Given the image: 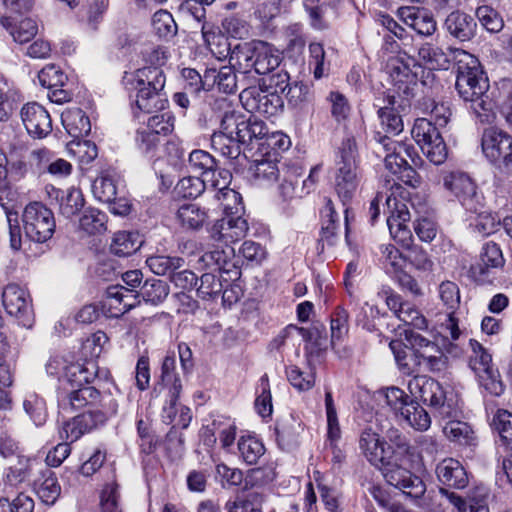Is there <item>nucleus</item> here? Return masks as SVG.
<instances>
[{
  "mask_svg": "<svg viewBox=\"0 0 512 512\" xmlns=\"http://www.w3.org/2000/svg\"><path fill=\"white\" fill-rule=\"evenodd\" d=\"M264 494L256 490H245L226 503L228 512H262Z\"/></svg>",
  "mask_w": 512,
  "mask_h": 512,
  "instance_id": "7c9ffc66",
  "label": "nucleus"
},
{
  "mask_svg": "<svg viewBox=\"0 0 512 512\" xmlns=\"http://www.w3.org/2000/svg\"><path fill=\"white\" fill-rule=\"evenodd\" d=\"M23 408L36 426H42L47 419L46 403L42 397L34 392L26 394Z\"/></svg>",
  "mask_w": 512,
  "mask_h": 512,
  "instance_id": "3c124183",
  "label": "nucleus"
},
{
  "mask_svg": "<svg viewBox=\"0 0 512 512\" xmlns=\"http://www.w3.org/2000/svg\"><path fill=\"white\" fill-rule=\"evenodd\" d=\"M309 67L316 79H321L329 70V63L325 59V50L321 43L313 42L309 45Z\"/></svg>",
  "mask_w": 512,
  "mask_h": 512,
  "instance_id": "bf43d9fd",
  "label": "nucleus"
},
{
  "mask_svg": "<svg viewBox=\"0 0 512 512\" xmlns=\"http://www.w3.org/2000/svg\"><path fill=\"white\" fill-rule=\"evenodd\" d=\"M169 294V286L160 279H148L141 287L138 297L141 296L146 303L158 305L162 303Z\"/></svg>",
  "mask_w": 512,
  "mask_h": 512,
  "instance_id": "de8ad7c7",
  "label": "nucleus"
},
{
  "mask_svg": "<svg viewBox=\"0 0 512 512\" xmlns=\"http://www.w3.org/2000/svg\"><path fill=\"white\" fill-rule=\"evenodd\" d=\"M174 122V115L171 112L166 111L150 116L143 126L153 133L157 132V135L163 139V137L167 136L174 130Z\"/></svg>",
  "mask_w": 512,
  "mask_h": 512,
  "instance_id": "052dcab7",
  "label": "nucleus"
},
{
  "mask_svg": "<svg viewBox=\"0 0 512 512\" xmlns=\"http://www.w3.org/2000/svg\"><path fill=\"white\" fill-rule=\"evenodd\" d=\"M26 236L37 243L49 240L55 231L53 212L40 202L29 203L22 215Z\"/></svg>",
  "mask_w": 512,
  "mask_h": 512,
  "instance_id": "9d476101",
  "label": "nucleus"
},
{
  "mask_svg": "<svg viewBox=\"0 0 512 512\" xmlns=\"http://www.w3.org/2000/svg\"><path fill=\"white\" fill-rule=\"evenodd\" d=\"M286 375L290 384L298 391H308L315 384V373L312 370L305 372L292 365L286 368Z\"/></svg>",
  "mask_w": 512,
  "mask_h": 512,
  "instance_id": "69168bd1",
  "label": "nucleus"
},
{
  "mask_svg": "<svg viewBox=\"0 0 512 512\" xmlns=\"http://www.w3.org/2000/svg\"><path fill=\"white\" fill-rule=\"evenodd\" d=\"M439 492L457 508L458 512H490L487 503V492L483 488L471 491L466 498H462L446 488H440Z\"/></svg>",
  "mask_w": 512,
  "mask_h": 512,
  "instance_id": "393cba45",
  "label": "nucleus"
},
{
  "mask_svg": "<svg viewBox=\"0 0 512 512\" xmlns=\"http://www.w3.org/2000/svg\"><path fill=\"white\" fill-rule=\"evenodd\" d=\"M140 303L138 292L126 286L115 285L107 289V297L103 307L109 317H120Z\"/></svg>",
  "mask_w": 512,
  "mask_h": 512,
  "instance_id": "412c9836",
  "label": "nucleus"
},
{
  "mask_svg": "<svg viewBox=\"0 0 512 512\" xmlns=\"http://www.w3.org/2000/svg\"><path fill=\"white\" fill-rule=\"evenodd\" d=\"M247 126V118L236 111H226L220 120L219 131L234 137L243 143Z\"/></svg>",
  "mask_w": 512,
  "mask_h": 512,
  "instance_id": "4c0bfd02",
  "label": "nucleus"
},
{
  "mask_svg": "<svg viewBox=\"0 0 512 512\" xmlns=\"http://www.w3.org/2000/svg\"><path fill=\"white\" fill-rule=\"evenodd\" d=\"M189 165L194 172H199L210 186L219 185L216 175V160L204 150H194L189 155Z\"/></svg>",
  "mask_w": 512,
  "mask_h": 512,
  "instance_id": "473e14b6",
  "label": "nucleus"
},
{
  "mask_svg": "<svg viewBox=\"0 0 512 512\" xmlns=\"http://www.w3.org/2000/svg\"><path fill=\"white\" fill-rule=\"evenodd\" d=\"M249 230L242 215L224 216L209 229L210 238L221 243H234L244 238Z\"/></svg>",
  "mask_w": 512,
  "mask_h": 512,
  "instance_id": "6ab92c4d",
  "label": "nucleus"
},
{
  "mask_svg": "<svg viewBox=\"0 0 512 512\" xmlns=\"http://www.w3.org/2000/svg\"><path fill=\"white\" fill-rule=\"evenodd\" d=\"M107 216L96 208H87L79 219L80 228L88 234L101 233L106 229Z\"/></svg>",
  "mask_w": 512,
  "mask_h": 512,
  "instance_id": "603ef678",
  "label": "nucleus"
},
{
  "mask_svg": "<svg viewBox=\"0 0 512 512\" xmlns=\"http://www.w3.org/2000/svg\"><path fill=\"white\" fill-rule=\"evenodd\" d=\"M405 340L414 351L417 363L425 360L426 356L433 355L441 350L436 343L413 330H405Z\"/></svg>",
  "mask_w": 512,
  "mask_h": 512,
  "instance_id": "79ce46f5",
  "label": "nucleus"
},
{
  "mask_svg": "<svg viewBox=\"0 0 512 512\" xmlns=\"http://www.w3.org/2000/svg\"><path fill=\"white\" fill-rule=\"evenodd\" d=\"M389 191L390 193L386 197L387 225L391 236H393L396 231L408 226L407 222L410 221L411 214L407 204L403 202L409 197L403 186L393 183Z\"/></svg>",
  "mask_w": 512,
  "mask_h": 512,
  "instance_id": "2eb2a0df",
  "label": "nucleus"
},
{
  "mask_svg": "<svg viewBox=\"0 0 512 512\" xmlns=\"http://www.w3.org/2000/svg\"><path fill=\"white\" fill-rule=\"evenodd\" d=\"M176 219L186 230H199L206 223L208 214L197 204H184L178 208Z\"/></svg>",
  "mask_w": 512,
  "mask_h": 512,
  "instance_id": "72a5a7b5",
  "label": "nucleus"
},
{
  "mask_svg": "<svg viewBox=\"0 0 512 512\" xmlns=\"http://www.w3.org/2000/svg\"><path fill=\"white\" fill-rule=\"evenodd\" d=\"M476 17L480 24L491 33H497L504 26L503 19L492 7L483 5L477 8Z\"/></svg>",
  "mask_w": 512,
  "mask_h": 512,
  "instance_id": "774afa93",
  "label": "nucleus"
},
{
  "mask_svg": "<svg viewBox=\"0 0 512 512\" xmlns=\"http://www.w3.org/2000/svg\"><path fill=\"white\" fill-rule=\"evenodd\" d=\"M201 33L211 53L219 58L230 54V63L244 72L253 69L257 74L265 75L274 71L281 63V53L267 42H243L230 48L225 36L206 22L201 26Z\"/></svg>",
  "mask_w": 512,
  "mask_h": 512,
  "instance_id": "f03ea898",
  "label": "nucleus"
},
{
  "mask_svg": "<svg viewBox=\"0 0 512 512\" xmlns=\"http://www.w3.org/2000/svg\"><path fill=\"white\" fill-rule=\"evenodd\" d=\"M210 185L204 177L189 176L182 178L176 186L178 194L184 198H196L200 196Z\"/></svg>",
  "mask_w": 512,
  "mask_h": 512,
  "instance_id": "338daca9",
  "label": "nucleus"
},
{
  "mask_svg": "<svg viewBox=\"0 0 512 512\" xmlns=\"http://www.w3.org/2000/svg\"><path fill=\"white\" fill-rule=\"evenodd\" d=\"M418 56L429 70H446L449 68L448 56L440 47L425 43L419 48Z\"/></svg>",
  "mask_w": 512,
  "mask_h": 512,
  "instance_id": "58836bf2",
  "label": "nucleus"
},
{
  "mask_svg": "<svg viewBox=\"0 0 512 512\" xmlns=\"http://www.w3.org/2000/svg\"><path fill=\"white\" fill-rule=\"evenodd\" d=\"M437 479L443 485L463 489L468 485V474L462 463L454 458H445L435 469Z\"/></svg>",
  "mask_w": 512,
  "mask_h": 512,
  "instance_id": "b1692460",
  "label": "nucleus"
},
{
  "mask_svg": "<svg viewBox=\"0 0 512 512\" xmlns=\"http://www.w3.org/2000/svg\"><path fill=\"white\" fill-rule=\"evenodd\" d=\"M482 150L491 162H512V137L495 127L484 130Z\"/></svg>",
  "mask_w": 512,
  "mask_h": 512,
  "instance_id": "f3484780",
  "label": "nucleus"
},
{
  "mask_svg": "<svg viewBox=\"0 0 512 512\" xmlns=\"http://www.w3.org/2000/svg\"><path fill=\"white\" fill-rule=\"evenodd\" d=\"M162 138L148 128L141 125L135 133V146L137 150L148 158H153L162 144Z\"/></svg>",
  "mask_w": 512,
  "mask_h": 512,
  "instance_id": "a19ab883",
  "label": "nucleus"
},
{
  "mask_svg": "<svg viewBox=\"0 0 512 512\" xmlns=\"http://www.w3.org/2000/svg\"><path fill=\"white\" fill-rule=\"evenodd\" d=\"M505 259L500 246L495 242H486L480 252L479 263L471 266V273L476 281L486 284L492 283L494 270L502 269Z\"/></svg>",
  "mask_w": 512,
  "mask_h": 512,
  "instance_id": "a211bd4d",
  "label": "nucleus"
},
{
  "mask_svg": "<svg viewBox=\"0 0 512 512\" xmlns=\"http://www.w3.org/2000/svg\"><path fill=\"white\" fill-rule=\"evenodd\" d=\"M240 101L248 112L265 117L278 115L284 107L280 94L271 92L268 88L256 86L243 89L240 93Z\"/></svg>",
  "mask_w": 512,
  "mask_h": 512,
  "instance_id": "f8f14e48",
  "label": "nucleus"
},
{
  "mask_svg": "<svg viewBox=\"0 0 512 512\" xmlns=\"http://www.w3.org/2000/svg\"><path fill=\"white\" fill-rule=\"evenodd\" d=\"M492 425L499 434L502 445L512 451V413L498 410L493 417Z\"/></svg>",
  "mask_w": 512,
  "mask_h": 512,
  "instance_id": "864d4df0",
  "label": "nucleus"
},
{
  "mask_svg": "<svg viewBox=\"0 0 512 512\" xmlns=\"http://www.w3.org/2000/svg\"><path fill=\"white\" fill-rule=\"evenodd\" d=\"M237 446L241 459L248 465L256 464L265 453L264 444L253 435L241 436Z\"/></svg>",
  "mask_w": 512,
  "mask_h": 512,
  "instance_id": "ea45409f",
  "label": "nucleus"
},
{
  "mask_svg": "<svg viewBox=\"0 0 512 512\" xmlns=\"http://www.w3.org/2000/svg\"><path fill=\"white\" fill-rule=\"evenodd\" d=\"M234 253V248L228 243H224V246H217L214 249L206 251L202 256V260L207 266H215L220 271L229 272V266L234 257Z\"/></svg>",
  "mask_w": 512,
  "mask_h": 512,
  "instance_id": "49530a36",
  "label": "nucleus"
},
{
  "mask_svg": "<svg viewBox=\"0 0 512 512\" xmlns=\"http://www.w3.org/2000/svg\"><path fill=\"white\" fill-rule=\"evenodd\" d=\"M457 58L455 86L459 96L464 101L471 102V109L480 121H489L491 107L484 99L489 85L478 59L465 51H459Z\"/></svg>",
  "mask_w": 512,
  "mask_h": 512,
  "instance_id": "7ed1b4c3",
  "label": "nucleus"
},
{
  "mask_svg": "<svg viewBox=\"0 0 512 512\" xmlns=\"http://www.w3.org/2000/svg\"><path fill=\"white\" fill-rule=\"evenodd\" d=\"M66 131L75 138L87 135L91 130L89 117L80 108H68L61 114Z\"/></svg>",
  "mask_w": 512,
  "mask_h": 512,
  "instance_id": "2f4dec72",
  "label": "nucleus"
},
{
  "mask_svg": "<svg viewBox=\"0 0 512 512\" xmlns=\"http://www.w3.org/2000/svg\"><path fill=\"white\" fill-rule=\"evenodd\" d=\"M97 374L95 362L87 361L85 363H70L63 367V373L60 376L63 389L69 390L85 386L92 382Z\"/></svg>",
  "mask_w": 512,
  "mask_h": 512,
  "instance_id": "5701e85b",
  "label": "nucleus"
},
{
  "mask_svg": "<svg viewBox=\"0 0 512 512\" xmlns=\"http://www.w3.org/2000/svg\"><path fill=\"white\" fill-rule=\"evenodd\" d=\"M401 20L421 36H431L437 29L434 17L426 10L417 7H401L398 10Z\"/></svg>",
  "mask_w": 512,
  "mask_h": 512,
  "instance_id": "bb28decb",
  "label": "nucleus"
},
{
  "mask_svg": "<svg viewBox=\"0 0 512 512\" xmlns=\"http://www.w3.org/2000/svg\"><path fill=\"white\" fill-rule=\"evenodd\" d=\"M2 302L7 313L14 316L20 325L31 328L34 314L28 292L17 284H8L2 292Z\"/></svg>",
  "mask_w": 512,
  "mask_h": 512,
  "instance_id": "4468645a",
  "label": "nucleus"
},
{
  "mask_svg": "<svg viewBox=\"0 0 512 512\" xmlns=\"http://www.w3.org/2000/svg\"><path fill=\"white\" fill-rule=\"evenodd\" d=\"M21 119L27 132L34 138H44L52 131L51 117L38 103L25 104L21 109Z\"/></svg>",
  "mask_w": 512,
  "mask_h": 512,
  "instance_id": "aec40b11",
  "label": "nucleus"
},
{
  "mask_svg": "<svg viewBox=\"0 0 512 512\" xmlns=\"http://www.w3.org/2000/svg\"><path fill=\"white\" fill-rule=\"evenodd\" d=\"M443 185L458 199L466 211L475 214L481 212L483 196L478 192L475 182L467 173L461 171L449 172L443 177Z\"/></svg>",
  "mask_w": 512,
  "mask_h": 512,
  "instance_id": "9b49d317",
  "label": "nucleus"
},
{
  "mask_svg": "<svg viewBox=\"0 0 512 512\" xmlns=\"http://www.w3.org/2000/svg\"><path fill=\"white\" fill-rule=\"evenodd\" d=\"M117 407V403L108 397V407L105 410H88L66 421L59 432L60 438L70 442L77 441L85 433L102 426L108 417L116 414Z\"/></svg>",
  "mask_w": 512,
  "mask_h": 512,
  "instance_id": "6e6552de",
  "label": "nucleus"
},
{
  "mask_svg": "<svg viewBox=\"0 0 512 512\" xmlns=\"http://www.w3.org/2000/svg\"><path fill=\"white\" fill-rule=\"evenodd\" d=\"M23 155H27V149L14 148L10 152L8 174H10L11 178L14 180L23 179L29 170H32L29 160Z\"/></svg>",
  "mask_w": 512,
  "mask_h": 512,
  "instance_id": "13d9d810",
  "label": "nucleus"
},
{
  "mask_svg": "<svg viewBox=\"0 0 512 512\" xmlns=\"http://www.w3.org/2000/svg\"><path fill=\"white\" fill-rule=\"evenodd\" d=\"M408 389L414 397L432 407H439L442 415L449 416L444 391L436 380L427 376H416L409 381Z\"/></svg>",
  "mask_w": 512,
  "mask_h": 512,
  "instance_id": "dca6fc26",
  "label": "nucleus"
},
{
  "mask_svg": "<svg viewBox=\"0 0 512 512\" xmlns=\"http://www.w3.org/2000/svg\"><path fill=\"white\" fill-rule=\"evenodd\" d=\"M393 442L395 450L391 451L376 432L367 428L361 434L359 446L367 460L380 468L388 484L402 491L406 497L420 499L426 492V485L408 468L415 450L401 435H397Z\"/></svg>",
  "mask_w": 512,
  "mask_h": 512,
  "instance_id": "f257e3e1",
  "label": "nucleus"
},
{
  "mask_svg": "<svg viewBox=\"0 0 512 512\" xmlns=\"http://www.w3.org/2000/svg\"><path fill=\"white\" fill-rule=\"evenodd\" d=\"M211 144L213 149L224 157L234 159L240 155V145L243 143L218 130L213 133Z\"/></svg>",
  "mask_w": 512,
  "mask_h": 512,
  "instance_id": "8fccbe9b",
  "label": "nucleus"
},
{
  "mask_svg": "<svg viewBox=\"0 0 512 512\" xmlns=\"http://www.w3.org/2000/svg\"><path fill=\"white\" fill-rule=\"evenodd\" d=\"M122 83L129 93L136 92L135 104L139 110L152 113L164 109L166 77L161 68L147 66L125 72Z\"/></svg>",
  "mask_w": 512,
  "mask_h": 512,
  "instance_id": "20e7f679",
  "label": "nucleus"
},
{
  "mask_svg": "<svg viewBox=\"0 0 512 512\" xmlns=\"http://www.w3.org/2000/svg\"><path fill=\"white\" fill-rule=\"evenodd\" d=\"M184 259L178 256L152 255L146 259L149 269L156 275H170L184 266Z\"/></svg>",
  "mask_w": 512,
  "mask_h": 512,
  "instance_id": "a18cd8bd",
  "label": "nucleus"
},
{
  "mask_svg": "<svg viewBox=\"0 0 512 512\" xmlns=\"http://www.w3.org/2000/svg\"><path fill=\"white\" fill-rule=\"evenodd\" d=\"M100 397V393L92 386H81L70 389L67 395L61 399L64 408L70 406L72 409H81L88 405L95 404Z\"/></svg>",
  "mask_w": 512,
  "mask_h": 512,
  "instance_id": "f704fd0d",
  "label": "nucleus"
},
{
  "mask_svg": "<svg viewBox=\"0 0 512 512\" xmlns=\"http://www.w3.org/2000/svg\"><path fill=\"white\" fill-rule=\"evenodd\" d=\"M443 433L450 441L460 445H471L475 440L471 426L459 420H449L443 426Z\"/></svg>",
  "mask_w": 512,
  "mask_h": 512,
  "instance_id": "c03bdc74",
  "label": "nucleus"
},
{
  "mask_svg": "<svg viewBox=\"0 0 512 512\" xmlns=\"http://www.w3.org/2000/svg\"><path fill=\"white\" fill-rule=\"evenodd\" d=\"M469 349L468 365L477 376L479 384L491 395H501L504 386L489 350L475 339L469 340Z\"/></svg>",
  "mask_w": 512,
  "mask_h": 512,
  "instance_id": "423d86ee",
  "label": "nucleus"
},
{
  "mask_svg": "<svg viewBox=\"0 0 512 512\" xmlns=\"http://www.w3.org/2000/svg\"><path fill=\"white\" fill-rule=\"evenodd\" d=\"M94 197L100 202L109 204L110 210L116 215H127L131 205L125 197L121 196L118 178L110 173L97 177L92 185Z\"/></svg>",
  "mask_w": 512,
  "mask_h": 512,
  "instance_id": "ddd939ff",
  "label": "nucleus"
},
{
  "mask_svg": "<svg viewBox=\"0 0 512 512\" xmlns=\"http://www.w3.org/2000/svg\"><path fill=\"white\" fill-rule=\"evenodd\" d=\"M378 115L381 121V126L387 136H395L403 131L404 125L402 118L393 107H381L378 110Z\"/></svg>",
  "mask_w": 512,
  "mask_h": 512,
  "instance_id": "e2e57ef3",
  "label": "nucleus"
},
{
  "mask_svg": "<svg viewBox=\"0 0 512 512\" xmlns=\"http://www.w3.org/2000/svg\"><path fill=\"white\" fill-rule=\"evenodd\" d=\"M220 202L225 216L241 215L244 207L241 195L233 189L227 188L218 191L215 195Z\"/></svg>",
  "mask_w": 512,
  "mask_h": 512,
  "instance_id": "5fc2aeb1",
  "label": "nucleus"
},
{
  "mask_svg": "<svg viewBox=\"0 0 512 512\" xmlns=\"http://www.w3.org/2000/svg\"><path fill=\"white\" fill-rule=\"evenodd\" d=\"M474 18L464 12H451L444 22V28L454 38L468 41L474 37L476 31Z\"/></svg>",
  "mask_w": 512,
  "mask_h": 512,
  "instance_id": "cd10ccee",
  "label": "nucleus"
},
{
  "mask_svg": "<svg viewBox=\"0 0 512 512\" xmlns=\"http://www.w3.org/2000/svg\"><path fill=\"white\" fill-rule=\"evenodd\" d=\"M204 84L216 85L219 91L232 94L237 90V76L232 66H223L219 70L207 69Z\"/></svg>",
  "mask_w": 512,
  "mask_h": 512,
  "instance_id": "c756f323",
  "label": "nucleus"
},
{
  "mask_svg": "<svg viewBox=\"0 0 512 512\" xmlns=\"http://www.w3.org/2000/svg\"><path fill=\"white\" fill-rule=\"evenodd\" d=\"M340 218L331 199H326L325 206L321 210V230L319 244L322 251L325 247L334 246L339 240Z\"/></svg>",
  "mask_w": 512,
  "mask_h": 512,
  "instance_id": "a878e982",
  "label": "nucleus"
},
{
  "mask_svg": "<svg viewBox=\"0 0 512 512\" xmlns=\"http://www.w3.org/2000/svg\"><path fill=\"white\" fill-rule=\"evenodd\" d=\"M423 113L430 114L436 126L444 127L448 124L452 112L448 102L437 101L433 98H423L420 102Z\"/></svg>",
  "mask_w": 512,
  "mask_h": 512,
  "instance_id": "37998d69",
  "label": "nucleus"
},
{
  "mask_svg": "<svg viewBox=\"0 0 512 512\" xmlns=\"http://www.w3.org/2000/svg\"><path fill=\"white\" fill-rule=\"evenodd\" d=\"M153 31L161 38H172L177 33V25L171 13L159 10L152 18Z\"/></svg>",
  "mask_w": 512,
  "mask_h": 512,
  "instance_id": "4d7b16f0",
  "label": "nucleus"
},
{
  "mask_svg": "<svg viewBox=\"0 0 512 512\" xmlns=\"http://www.w3.org/2000/svg\"><path fill=\"white\" fill-rule=\"evenodd\" d=\"M362 171L359 167L356 142L354 139H346L342 142L336 159L334 176V189L344 206L345 232L348 233V212L346 207L360 185Z\"/></svg>",
  "mask_w": 512,
  "mask_h": 512,
  "instance_id": "39448f33",
  "label": "nucleus"
},
{
  "mask_svg": "<svg viewBox=\"0 0 512 512\" xmlns=\"http://www.w3.org/2000/svg\"><path fill=\"white\" fill-rule=\"evenodd\" d=\"M378 142V149L376 153L379 157H381V152H384V162L385 167L388 171H390L393 175H397L402 168H404L408 162L405 157L402 155V152L407 154V150L405 146L387 135H380L375 137Z\"/></svg>",
  "mask_w": 512,
  "mask_h": 512,
  "instance_id": "4be33fe9",
  "label": "nucleus"
},
{
  "mask_svg": "<svg viewBox=\"0 0 512 512\" xmlns=\"http://www.w3.org/2000/svg\"><path fill=\"white\" fill-rule=\"evenodd\" d=\"M411 135L430 162L435 165L445 162L448 156L447 147L436 125L431 120L416 119Z\"/></svg>",
  "mask_w": 512,
  "mask_h": 512,
  "instance_id": "1a4fd4ad",
  "label": "nucleus"
},
{
  "mask_svg": "<svg viewBox=\"0 0 512 512\" xmlns=\"http://www.w3.org/2000/svg\"><path fill=\"white\" fill-rule=\"evenodd\" d=\"M251 179L257 185H269L279 176V168L275 159L256 160L248 170Z\"/></svg>",
  "mask_w": 512,
  "mask_h": 512,
  "instance_id": "e433bc0d",
  "label": "nucleus"
},
{
  "mask_svg": "<svg viewBox=\"0 0 512 512\" xmlns=\"http://www.w3.org/2000/svg\"><path fill=\"white\" fill-rule=\"evenodd\" d=\"M386 68L397 93L406 97L412 95L420 75L424 72L422 65L406 54L389 58Z\"/></svg>",
  "mask_w": 512,
  "mask_h": 512,
  "instance_id": "0eeeda50",
  "label": "nucleus"
},
{
  "mask_svg": "<svg viewBox=\"0 0 512 512\" xmlns=\"http://www.w3.org/2000/svg\"><path fill=\"white\" fill-rule=\"evenodd\" d=\"M34 491L42 503L54 505L61 495V485L56 474L49 469L44 471L35 481Z\"/></svg>",
  "mask_w": 512,
  "mask_h": 512,
  "instance_id": "c85d7f7f",
  "label": "nucleus"
},
{
  "mask_svg": "<svg viewBox=\"0 0 512 512\" xmlns=\"http://www.w3.org/2000/svg\"><path fill=\"white\" fill-rule=\"evenodd\" d=\"M325 409L327 418V443L338 442L341 429L331 391L325 392Z\"/></svg>",
  "mask_w": 512,
  "mask_h": 512,
  "instance_id": "6e6d98bb",
  "label": "nucleus"
},
{
  "mask_svg": "<svg viewBox=\"0 0 512 512\" xmlns=\"http://www.w3.org/2000/svg\"><path fill=\"white\" fill-rule=\"evenodd\" d=\"M402 419L418 431H426L431 425L428 412L415 401H410L406 410L402 412Z\"/></svg>",
  "mask_w": 512,
  "mask_h": 512,
  "instance_id": "09e8293b",
  "label": "nucleus"
},
{
  "mask_svg": "<svg viewBox=\"0 0 512 512\" xmlns=\"http://www.w3.org/2000/svg\"><path fill=\"white\" fill-rule=\"evenodd\" d=\"M108 342L107 335L102 331H97L86 338L82 344L81 353L85 362L98 358L103 351L104 345Z\"/></svg>",
  "mask_w": 512,
  "mask_h": 512,
  "instance_id": "680f3d73",
  "label": "nucleus"
},
{
  "mask_svg": "<svg viewBox=\"0 0 512 512\" xmlns=\"http://www.w3.org/2000/svg\"><path fill=\"white\" fill-rule=\"evenodd\" d=\"M142 244L143 240L139 233L119 231L114 234L110 249L113 254L126 257L135 253Z\"/></svg>",
  "mask_w": 512,
  "mask_h": 512,
  "instance_id": "c9c22d12",
  "label": "nucleus"
},
{
  "mask_svg": "<svg viewBox=\"0 0 512 512\" xmlns=\"http://www.w3.org/2000/svg\"><path fill=\"white\" fill-rule=\"evenodd\" d=\"M84 206L82 192L74 187L67 190L66 195L60 201V213L66 218L76 215Z\"/></svg>",
  "mask_w": 512,
  "mask_h": 512,
  "instance_id": "0e129e2a",
  "label": "nucleus"
}]
</instances>
